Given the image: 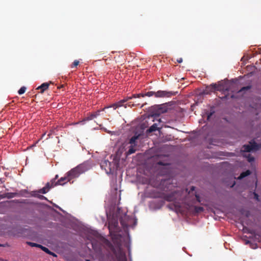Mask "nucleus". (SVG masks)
Here are the masks:
<instances>
[{
	"label": "nucleus",
	"mask_w": 261,
	"mask_h": 261,
	"mask_svg": "<svg viewBox=\"0 0 261 261\" xmlns=\"http://www.w3.org/2000/svg\"><path fill=\"white\" fill-rule=\"evenodd\" d=\"M139 136H134L129 140V143L130 145H137L136 140L138 139Z\"/></svg>",
	"instance_id": "obj_20"
},
{
	"label": "nucleus",
	"mask_w": 261,
	"mask_h": 261,
	"mask_svg": "<svg viewBox=\"0 0 261 261\" xmlns=\"http://www.w3.org/2000/svg\"><path fill=\"white\" fill-rule=\"evenodd\" d=\"M251 174V172L250 170H247L245 172H243L241 173L239 177V179H242L244 178V177L249 175Z\"/></svg>",
	"instance_id": "obj_21"
},
{
	"label": "nucleus",
	"mask_w": 261,
	"mask_h": 261,
	"mask_svg": "<svg viewBox=\"0 0 261 261\" xmlns=\"http://www.w3.org/2000/svg\"><path fill=\"white\" fill-rule=\"evenodd\" d=\"M253 195H254V198L257 200V201H259V196L256 193V192H253Z\"/></svg>",
	"instance_id": "obj_32"
},
{
	"label": "nucleus",
	"mask_w": 261,
	"mask_h": 261,
	"mask_svg": "<svg viewBox=\"0 0 261 261\" xmlns=\"http://www.w3.org/2000/svg\"><path fill=\"white\" fill-rule=\"evenodd\" d=\"M137 150V145H130L129 147V149L127 151V154L129 155L132 153H134Z\"/></svg>",
	"instance_id": "obj_17"
},
{
	"label": "nucleus",
	"mask_w": 261,
	"mask_h": 261,
	"mask_svg": "<svg viewBox=\"0 0 261 261\" xmlns=\"http://www.w3.org/2000/svg\"><path fill=\"white\" fill-rule=\"evenodd\" d=\"M27 244L31 247H38L39 248L41 247V245H40V244H38L37 243H33V242H27Z\"/></svg>",
	"instance_id": "obj_23"
},
{
	"label": "nucleus",
	"mask_w": 261,
	"mask_h": 261,
	"mask_svg": "<svg viewBox=\"0 0 261 261\" xmlns=\"http://www.w3.org/2000/svg\"><path fill=\"white\" fill-rule=\"evenodd\" d=\"M92 247H93V248L94 250L95 249V247H94V246L93 244H92Z\"/></svg>",
	"instance_id": "obj_41"
},
{
	"label": "nucleus",
	"mask_w": 261,
	"mask_h": 261,
	"mask_svg": "<svg viewBox=\"0 0 261 261\" xmlns=\"http://www.w3.org/2000/svg\"><path fill=\"white\" fill-rule=\"evenodd\" d=\"M158 164L159 165H162V166H165V165H168V164L164 163L162 161H159V162H158Z\"/></svg>",
	"instance_id": "obj_35"
},
{
	"label": "nucleus",
	"mask_w": 261,
	"mask_h": 261,
	"mask_svg": "<svg viewBox=\"0 0 261 261\" xmlns=\"http://www.w3.org/2000/svg\"><path fill=\"white\" fill-rule=\"evenodd\" d=\"M79 61H77V60H75L73 62V64H72V65L71 67L73 68V67H76V66H77L79 65Z\"/></svg>",
	"instance_id": "obj_31"
},
{
	"label": "nucleus",
	"mask_w": 261,
	"mask_h": 261,
	"mask_svg": "<svg viewBox=\"0 0 261 261\" xmlns=\"http://www.w3.org/2000/svg\"><path fill=\"white\" fill-rule=\"evenodd\" d=\"M175 93L172 91H167L159 90L157 92L149 91L145 94L140 93L137 94H134V97H144L145 96L151 97L154 96L156 98H164V97H170L173 95H174Z\"/></svg>",
	"instance_id": "obj_1"
},
{
	"label": "nucleus",
	"mask_w": 261,
	"mask_h": 261,
	"mask_svg": "<svg viewBox=\"0 0 261 261\" xmlns=\"http://www.w3.org/2000/svg\"><path fill=\"white\" fill-rule=\"evenodd\" d=\"M195 187L194 186H192L190 189V192H192L195 190Z\"/></svg>",
	"instance_id": "obj_38"
},
{
	"label": "nucleus",
	"mask_w": 261,
	"mask_h": 261,
	"mask_svg": "<svg viewBox=\"0 0 261 261\" xmlns=\"http://www.w3.org/2000/svg\"><path fill=\"white\" fill-rule=\"evenodd\" d=\"M88 170V166L87 164H81L68 171L67 172L68 176H69V178L71 180L74 178L79 177L80 175L84 173Z\"/></svg>",
	"instance_id": "obj_2"
},
{
	"label": "nucleus",
	"mask_w": 261,
	"mask_h": 261,
	"mask_svg": "<svg viewBox=\"0 0 261 261\" xmlns=\"http://www.w3.org/2000/svg\"><path fill=\"white\" fill-rule=\"evenodd\" d=\"M48 192V190L46 189V188L44 187L43 188L40 189L38 190V192L42 194H46L47 192Z\"/></svg>",
	"instance_id": "obj_26"
},
{
	"label": "nucleus",
	"mask_w": 261,
	"mask_h": 261,
	"mask_svg": "<svg viewBox=\"0 0 261 261\" xmlns=\"http://www.w3.org/2000/svg\"><path fill=\"white\" fill-rule=\"evenodd\" d=\"M210 87L212 88V91H221L223 90L221 84H212L210 85Z\"/></svg>",
	"instance_id": "obj_14"
},
{
	"label": "nucleus",
	"mask_w": 261,
	"mask_h": 261,
	"mask_svg": "<svg viewBox=\"0 0 261 261\" xmlns=\"http://www.w3.org/2000/svg\"><path fill=\"white\" fill-rule=\"evenodd\" d=\"M58 175H56L55 177L54 178L55 180H57L58 178Z\"/></svg>",
	"instance_id": "obj_40"
},
{
	"label": "nucleus",
	"mask_w": 261,
	"mask_h": 261,
	"mask_svg": "<svg viewBox=\"0 0 261 261\" xmlns=\"http://www.w3.org/2000/svg\"><path fill=\"white\" fill-rule=\"evenodd\" d=\"M251 88V86H246V87H242L239 91V92H243L244 91H246V90H248L249 89H250Z\"/></svg>",
	"instance_id": "obj_27"
},
{
	"label": "nucleus",
	"mask_w": 261,
	"mask_h": 261,
	"mask_svg": "<svg viewBox=\"0 0 261 261\" xmlns=\"http://www.w3.org/2000/svg\"><path fill=\"white\" fill-rule=\"evenodd\" d=\"M158 121H159V123H160L161 122V120L160 119H159L158 120Z\"/></svg>",
	"instance_id": "obj_43"
},
{
	"label": "nucleus",
	"mask_w": 261,
	"mask_h": 261,
	"mask_svg": "<svg viewBox=\"0 0 261 261\" xmlns=\"http://www.w3.org/2000/svg\"><path fill=\"white\" fill-rule=\"evenodd\" d=\"M177 61L178 63H181L182 62V58H179L177 60Z\"/></svg>",
	"instance_id": "obj_37"
},
{
	"label": "nucleus",
	"mask_w": 261,
	"mask_h": 261,
	"mask_svg": "<svg viewBox=\"0 0 261 261\" xmlns=\"http://www.w3.org/2000/svg\"><path fill=\"white\" fill-rule=\"evenodd\" d=\"M16 205V202L15 200L6 201L0 203V207L7 208L14 207Z\"/></svg>",
	"instance_id": "obj_8"
},
{
	"label": "nucleus",
	"mask_w": 261,
	"mask_h": 261,
	"mask_svg": "<svg viewBox=\"0 0 261 261\" xmlns=\"http://www.w3.org/2000/svg\"><path fill=\"white\" fill-rule=\"evenodd\" d=\"M195 196H196V198L198 202H200V197H199V195H195Z\"/></svg>",
	"instance_id": "obj_36"
},
{
	"label": "nucleus",
	"mask_w": 261,
	"mask_h": 261,
	"mask_svg": "<svg viewBox=\"0 0 261 261\" xmlns=\"http://www.w3.org/2000/svg\"><path fill=\"white\" fill-rule=\"evenodd\" d=\"M27 88L25 86H23L20 88V89L17 91L19 95L23 94L25 93L26 91Z\"/></svg>",
	"instance_id": "obj_24"
},
{
	"label": "nucleus",
	"mask_w": 261,
	"mask_h": 261,
	"mask_svg": "<svg viewBox=\"0 0 261 261\" xmlns=\"http://www.w3.org/2000/svg\"><path fill=\"white\" fill-rule=\"evenodd\" d=\"M213 113H211L207 115V119H209L211 116L212 115Z\"/></svg>",
	"instance_id": "obj_39"
},
{
	"label": "nucleus",
	"mask_w": 261,
	"mask_h": 261,
	"mask_svg": "<svg viewBox=\"0 0 261 261\" xmlns=\"http://www.w3.org/2000/svg\"><path fill=\"white\" fill-rule=\"evenodd\" d=\"M160 128L159 127H158V124L156 123H155L153 124L147 130L146 132L147 133H150L153 132H155V130H159Z\"/></svg>",
	"instance_id": "obj_15"
},
{
	"label": "nucleus",
	"mask_w": 261,
	"mask_h": 261,
	"mask_svg": "<svg viewBox=\"0 0 261 261\" xmlns=\"http://www.w3.org/2000/svg\"><path fill=\"white\" fill-rule=\"evenodd\" d=\"M6 221L7 222H10L12 226H14L16 223V219L15 217H9L7 218Z\"/></svg>",
	"instance_id": "obj_19"
},
{
	"label": "nucleus",
	"mask_w": 261,
	"mask_h": 261,
	"mask_svg": "<svg viewBox=\"0 0 261 261\" xmlns=\"http://www.w3.org/2000/svg\"><path fill=\"white\" fill-rule=\"evenodd\" d=\"M100 167L104 169L107 174L112 173L115 168V164L108 160H103L100 162Z\"/></svg>",
	"instance_id": "obj_4"
},
{
	"label": "nucleus",
	"mask_w": 261,
	"mask_h": 261,
	"mask_svg": "<svg viewBox=\"0 0 261 261\" xmlns=\"http://www.w3.org/2000/svg\"><path fill=\"white\" fill-rule=\"evenodd\" d=\"M109 229L110 233L117 232L118 231V222L117 219L113 218L109 220Z\"/></svg>",
	"instance_id": "obj_7"
},
{
	"label": "nucleus",
	"mask_w": 261,
	"mask_h": 261,
	"mask_svg": "<svg viewBox=\"0 0 261 261\" xmlns=\"http://www.w3.org/2000/svg\"><path fill=\"white\" fill-rule=\"evenodd\" d=\"M49 84L44 83L37 88V90H40V93H43L48 88Z\"/></svg>",
	"instance_id": "obj_13"
},
{
	"label": "nucleus",
	"mask_w": 261,
	"mask_h": 261,
	"mask_svg": "<svg viewBox=\"0 0 261 261\" xmlns=\"http://www.w3.org/2000/svg\"><path fill=\"white\" fill-rule=\"evenodd\" d=\"M167 108L164 105H155L150 108V113L152 116H159L167 112Z\"/></svg>",
	"instance_id": "obj_3"
},
{
	"label": "nucleus",
	"mask_w": 261,
	"mask_h": 261,
	"mask_svg": "<svg viewBox=\"0 0 261 261\" xmlns=\"http://www.w3.org/2000/svg\"><path fill=\"white\" fill-rule=\"evenodd\" d=\"M140 103L137 101H129L127 102L128 107H132L135 106L140 105Z\"/></svg>",
	"instance_id": "obj_22"
},
{
	"label": "nucleus",
	"mask_w": 261,
	"mask_h": 261,
	"mask_svg": "<svg viewBox=\"0 0 261 261\" xmlns=\"http://www.w3.org/2000/svg\"><path fill=\"white\" fill-rule=\"evenodd\" d=\"M101 111H103L102 110H98L91 114L88 115V116L84 119L83 121H89L93 120L94 118H96L97 117L100 115V113Z\"/></svg>",
	"instance_id": "obj_9"
},
{
	"label": "nucleus",
	"mask_w": 261,
	"mask_h": 261,
	"mask_svg": "<svg viewBox=\"0 0 261 261\" xmlns=\"http://www.w3.org/2000/svg\"><path fill=\"white\" fill-rule=\"evenodd\" d=\"M120 222L123 227L127 228L128 227V225L122 220V219L120 220Z\"/></svg>",
	"instance_id": "obj_29"
},
{
	"label": "nucleus",
	"mask_w": 261,
	"mask_h": 261,
	"mask_svg": "<svg viewBox=\"0 0 261 261\" xmlns=\"http://www.w3.org/2000/svg\"><path fill=\"white\" fill-rule=\"evenodd\" d=\"M40 248L48 254L51 255L53 256H57L55 253L50 251L47 248L44 247L42 245H41V247Z\"/></svg>",
	"instance_id": "obj_18"
},
{
	"label": "nucleus",
	"mask_w": 261,
	"mask_h": 261,
	"mask_svg": "<svg viewBox=\"0 0 261 261\" xmlns=\"http://www.w3.org/2000/svg\"><path fill=\"white\" fill-rule=\"evenodd\" d=\"M254 160V158L253 156H250V155L248 157V161L249 162H253Z\"/></svg>",
	"instance_id": "obj_33"
},
{
	"label": "nucleus",
	"mask_w": 261,
	"mask_h": 261,
	"mask_svg": "<svg viewBox=\"0 0 261 261\" xmlns=\"http://www.w3.org/2000/svg\"><path fill=\"white\" fill-rule=\"evenodd\" d=\"M204 210L203 207L201 206H195L194 211L196 213H200L203 212Z\"/></svg>",
	"instance_id": "obj_25"
},
{
	"label": "nucleus",
	"mask_w": 261,
	"mask_h": 261,
	"mask_svg": "<svg viewBox=\"0 0 261 261\" xmlns=\"http://www.w3.org/2000/svg\"><path fill=\"white\" fill-rule=\"evenodd\" d=\"M134 95H133L132 96H129V97H127L126 98H124L113 105H112L111 106H109V107H105L103 109H102V111H105V110L107 108H113L114 110L116 109L117 108H118L119 107H124V108H127V107H128V105H127V103H125L126 102L128 101L129 100H131L132 99H133V98H136V97H134Z\"/></svg>",
	"instance_id": "obj_5"
},
{
	"label": "nucleus",
	"mask_w": 261,
	"mask_h": 261,
	"mask_svg": "<svg viewBox=\"0 0 261 261\" xmlns=\"http://www.w3.org/2000/svg\"><path fill=\"white\" fill-rule=\"evenodd\" d=\"M49 182L53 186V187L59 185V184H57V181H56V180L54 178H53Z\"/></svg>",
	"instance_id": "obj_28"
},
{
	"label": "nucleus",
	"mask_w": 261,
	"mask_h": 261,
	"mask_svg": "<svg viewBox=\"0 0 261 261\" xmlns=\"http://www.w3.org/2000/svg\"><path fill=\"white\" fill-rule=\"evenodd\" d=\"M261 148V144L256 143L254 141H251L249 142V144L244 145L243 146V151L246 152H249L253 151H257Z\"/></svg>",
	"instance_id": "obj_6"
},
{
	"label": "nucleus",
	"mask_w": 261,
	"mask_h": 261,
	"mask_svg": "<svg viewBox=\"0 0 261 261\" xmlns=\"http://www.w3.org/2000/svg\"><path fill=\"white\" fill-rule=\"evenodd\" d=\"M174 206L176 211H180V206L179 205H174Z\"/></svg>",
	"instance_id": "obj_34"
},
{
	"label": "nucleus",
	"mask_w": 261,
	"mask_h": 261,
	"mask_svg": "<svg viewBox=\"0 0 261 261\" xmlns=\"http://www.w3.org/2000/svg\"><path fill=\"white\" fill-rule=\"evenodd\" d=\"M176 194V192H173L170 194H167L165 196V199L168 201H174V200H175L176 199V197L175 196Z\"/></svg>",
	"instance_id": "obj_12"
},
{
	"label": "nucleus",
	"mask_w": 261,
	"mask_h": 261,
	"mask_svg": "<svg viewBox=\"0 0 261 261\" xmlns=\"http://www.w3.org/2000/svg\"><path fill=\"white\" fill-rule=\"evenodd\" d=\"M39 193H40L38 192V191H33L32 192V196H33L35 197H37L40 200H47V198L45 196L39 194Z\"/></svg>",
	"instance_id": "obj_16"
},
{
	"label": "nucleus",
	"mask_w": 261,
	"mask_h": 261,
	"mask_svg": "<svg viewBox=\"0 0 261 261\" xmlns=\"http://www.w3.org/2000/svg\"><path fill=\"white\" fill-rule=\"evenodd\" d=\"M16 194V193H4L3 194H0V200L7 198L8 199H10L13 198Z\"/></svg>",
	"instance_id": "obj_11"
},
{
	"label": "nucleus",
	"mask_w": 261,
	"mask_h": 261,
	"mask_svg": "<svg viewBox=\"0 0 261 261\" xmlns=\"http://www.w3.org/2000/svg\"><path fill=\"white\" fill-rule=\"evenodd\" d=\"M71 180L69 176H68L67 173L64 177H61L60 179L57 181V184L59 185H64L65 184Z\"/></svg>",
	"instance_id": "obj_10"
},
{
	"label": "nucleus",
	"mask_w": 261,
	"mask_h": 261,
	"mask_svg": "<svg viewBox=\"0 0 261 261\" xmlns=\"http://www.w3.org/2000/svg\"><path fill=\"white\" fill-rule=\"evenodd\" d=\"M45 187L49 191L50 189L53 188V186L51 185L50 182H48L46 184Z\"/></svg>",
	"instance_id": "obj_30"
},
{
	"label": "nucleus",
	"mask_w": 261,
	"mask_h": 261,
	"mask_svg": "<svg viewBox=\"0 0 261 261\" xmlns=\"http://www.w3.org/2000/svg\"><path fill=\"white\" fill-rule=\"evenodd\" d=\"M63 87H64V85H62L61 86V88H63Z\"/></svg>",
	"instance_id": "obj_42"
}]
</instances>
